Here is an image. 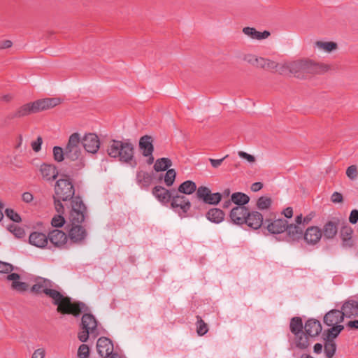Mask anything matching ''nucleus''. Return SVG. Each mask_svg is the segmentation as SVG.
Wrapping results in <instances>:
<instances>
[{"label": "nucleus", "mask_w": 358, "mask_h": 358, "mask_svg": "<svg viewBox=\"0 0 358 358\" xmlns=\"http://www.w3.org/2000/svg\"><path fill=\"white\" fill-rule=\"evenodd\" d=\"M36 283L31 286L30 292L35 294H45L52 299V303L57 306V311L61 315H71L78 317L82 313L81 322L79 324L81 331L78 332V338L83 342L88 341L90 334H94L98 326V321L90 312V308L83 301H73L71 297L64 295L62 292L51 289V280L42 277L36 278Z\"/></svg>", "instance_id": "obj_1"}, {"label": "nucleus", "mask_w": 358, "mask_h": 358, "mask_svg": "<svg viewBox=\"0 0 358 358\" xmlns=\"http://www.w3.org/2000/svg\"><path fill=\"white\" fill-rule=\"evenodd\" d=\"M55 194L53 195L55 208L57 212L63 213L64 211V206L63 201H69V204L66 203L67 208L71 210L73 207L78 209L75 203L76 202L84 203L80 195H75V187L71 178L68 177L60 173V178L57 180L55 185Z\"/></svg>", "instance_id": "obj_2"}, {"label": "nucleus", "mask_w": 358, "mask_h": 358, "mask_svg": "<svg viewBox=\"0 0 358 358\" xmlns=\"http://www.w3.org/2000/svg\"><path fill=\"white\" fill-rule=\"evenodd\" d=\"M76 206L78 207L69 210V223L65 227L67 231L68 238L72 243H80L87 236V231L82 224L88 217L87 208L85 203L76 202Z\"/></svg>", "instance_id": "obj_3"}, {"label": "nucleus", "mask_w": 358, "mask_h": 358, "mask_svg": "<svg viewBox=\"0 0 358 358\" xmlns=\"http://www.w3.org/2000/svg\"><path fill=\"white\" fill-rule=\"evenodd\" d=\"M108 155L119 162L134 168L138 162L135 157V147L129 139L120 141L111 139L106 149Z\"/></svg>", "instance_id": "obj_4"}, {"label": "nucleus", "mask_w": 358, "mask_h": 358, "mask_svg": "<svg viewBox=\"0 0 358 358\" xmlns=\"http://www.w3.org/2000/svg\"><path fill=\"white\" fill-rule=\"evenodd\" d=\"M288 68L289 73L301 80L306 79L310 75L323 74L331 69L329 64L317 62L310 59L290 62Z\"/></svg>", "instance_id": "obj_5"}, {"label": "nucleus", "mask_w": 358, "mask_h": 358, "mask_svg": "<svg viewBox=\"0 0 358 358\" xmlns=\"http://www.w3.org/2000/svg\"><path fill=\"white\" fill-rule=\"evenodd\" d=\"M60 103V99L55 97L45 98L27 103L19 107L15 111L8 113L5 118V122L52 108Z\"/></svg>", "instance_id": "obj_6"}, {"label": "nucleus", "mask_w": 358, "mask_h": 358, "mask_svg": "<svg viewBox=\"0 0 358 358\" xmlns=\"http://www.w3.org/2000/svg\"><path fill=\"white\" fill-rule=\"evenodd\" d=\"M289 330L294 336V343L296 348L306 350L309 347L310 343H307L305 338L304 325L301 317H294L290 320Z\"/></svg>", "instance_id": "obj_7"}, {"label": "nucleus", "mask_w": 358, "mask_h": 358, "mask_svg": "<svg viewBox=\"0 0 358 358\" xmlns=\"http://www.w3.org/2000/svg\"><path fill=\"white\" fill-rule=\"evenodd\" d=\"M287 222L285 218H277L275 213H270L268 217L264 220L263 229H266L270 234H281L286 230Z\"/></svg>", "instance_id": "obj_8"}, {"label": "nucleus", "mask_w": 358, "mask_h": 358, "mask_svg": "<svg viewBox=\"0 0 358 358\" xmlns=\"http://www.w3.org/2000/svg\"><path fill=\"white\" fill-rule=\"evenodd\" d=\"M81 138L78 132L72 134L69 138L66 145L65 146L66 160H75L78 158H84L81 157Z\"/></svg>", "instance_id": "obj_9"}, {"label": "nucleus", "mask_w": 358, "mask_h": 358, "mask_svg": "<svg viewBox=\"0 0 358 358\" xmlns=\"http://www.w3.org/2000/svg\"><path fill=\"white\" fill-rule=\"evenodd\" d=\"M343 218L331 217L323 225L321 232L324 240H333L336 238L339 227H341Z\"/></svg>", "instance_id": "obj_10"}, {"label": "nucleus", "mask_w": 358, "mask_h": 358, "mask_svg": "<svg viewBox=\"0 0 358 358\" xmlns=\"http://www.w3.org/2000/svg\"><path fill=\"white\" fill-rule=\"evenodd\" d=\"M353 235V229L349 225L347 221L343 219L339 230V238L343 248H351L355 245V240Z\"/></svg>", "instance_id": "obj_11"}, {"label": "nucleus", "mask_w": 358, "mask_h": 358, "mask_svg": "<svg viewBox=\"0 0 358 358\" xmlns=\"http://www.w3.org/2000/svg\"><path fill=\"white\" fill-rule=\"evenodd\" d=\"M85 166V161L84 158H78L75 160H67L64 163V166L61 168L60 173L67 175L68 177L72 178L77 176L79 171Z\"/></svg>", "instance_id": "obj_12"}, {"label": "nucleus", "mask_w": 358, "mask_h": 358, "mask_svg": "<svg viewBox=\"0 0 358 358\" xmlns=\"http://www.w3.org/2000/svg\"><path fill=\"white\" fill-rule=\"evenodd\" d=\"M170 206L175 211H178L180 217H186L187 213L191 208L192 203L185 196L176 194L173 196Z\"/></svg>", "instance_id": "obj_13"}, {"label": "nucleus", "mask_w": 358, "mask_h": 358, "mask_svg": "<svg viewBox=\"0 0 358 358\" xmlns=\"http://www.w3.org/2000/svg\"><path fill=\"white\" fill-rule=\"evenodd\" d=\"M80 143L85 150L91 154L97 153L101 146L100 139L95 133L85 134Z\"/></svg>", "instance_id": "obj_14"}, {"label": "nucleus", "mask_w": 358, "mask_h": 358, "mask_svg": "<svg viewBox=\"0 0 358 358\" xmlns=\"http://www.w3.org/2000/svg\"><path fill=\"white\" fill-rule=\"evenodd\" d=\"M304 229V227L287 222V227L285 231V237L283 240L291 243L300 242L303 240Z\"/></svg>", "instance_id": "obj_15"}, {"label": "nucleus", "mask_w": 358, "mask_h": 358, "mask_svg": "<svg viewBox=\"0 0 358 358\" xmlns=\"http://www.w3.org/2000/svg\"><path fill=\"white\" fill-rule=\"evenodd\" d=\"M305 338H306L307 343H310L312 338L318 336L322 331V327L320 322L315 318H310L306 321L304 324Z\"/></svg>", "instance_id": "obj_16"}, {"label": "nucleus", "mask_w": 358, "mask_h": 358, "mask_svg": "<svg viewBox=\"0 0 358 358\" xmlns=\"http://www.w3.org/2000/svg\"><path fill=\"white\" fill-rule=\"evenodd\" d=\"M175 189H167L163 186L156 185L152 189V194L155 198L163 205L166 206L173 199V195L172 192H175Z\"/></svg>", "instance_id": "obj_17"}, {"label": "nucleus", "mask_w": 358, "mask_h": 358, "mask_svg": "<svg viewBox=\"0 0 358 358\" xmlns=\"http://www.w3.org/2000/svg\"><path fill=\"white\" fill-rule=\"evenodd\" d=\"M303 240L306 244L315 245L320 242L323 237L321 229L317 226H310L304 229Z\"/></svg>", "instance_id": "obj_18"}, {"label": "nucleus", "mask_w": 358, "mask_h": 358, "mask_svg": "<svg viewBox=\"0 0 358 358\" xmlns=\"http://www.w3.org/2000/svg\"><path fill=\"white\" fill-rule=\"evenodd\" d=\"M245 220L244 224L254 230L259 229L262 227H264V220L263 215L258 211L250 210L248 209Z\"/></svg>", "instance_id": "obj_19"}, {"label": "nucleus", "mask_w": 358, "mask_h": 358, "mask_svg": "<svg viewBox=\"0 0 358 358\" xmlns=\"http://www.w3.org/2000/svg\"><path fill=\"white\" fill-rule=\"evenodd\" d=\"M248 209L247 206H235L232 208L229 213L230 222L238 226L244 224Z\"/></svg>", "instance_id": "obj_20"}, {"label": "nucleus", "mask_w": 358, "mask_h": 358, "mask_svg": "<svg viewBox=\"0 0 358 358\" xmlns=\"http://www.w3.org/2000/svg\"><path fill=\"white\" fill-rule=\"evenodd\" d=\"M48 241L55 248H62L68 241V235L60 229H54L48 233Z\"/></svg>", "instance_id": "obj_21"}, {"label": "nucleus", "mask_w": 358, "mask_h": 358, "mask_svg": "<svg viewBox=\"0 0 358 358\" xmlns=\"http://www.w3.org/2000/svg\"><path fill=\"white\" fill-rule=\"evenodd\" d=\"M96 350L100 357L107 358L113 350V343L108 337L101 336L97 340Z\"/></svg>", "instance_id": "obj_22"}, {"label": "nucleus", "mask_w": 358, "mask_h": 358, "mask_svg": "<svg viewBox=\"0 0 358 358\" xmlns=\"http://www.w3.org/2000/svg\"><path fill=\"white\" fill-rule=\"evenodd\" d=\"M43 179L48 181H53L57 178L60 176V171H59L57 167L53 164L43 163L39 169Z\"/></svg>", "instance_id": "obj_23"}, {"label": "nucleus", "mask_w": 358, "mask_h": 358, "mask_svg": "<svg viewBox=\"0 0 358 358\" xmlns=\"http://www.w3.org/2000/svg\"><path fill=\"white\" fill-rule=\"evenodd\" d=\"M29 243L39 248H45L48 243V236L42 232L33 231L29 236Z\"/></svg>", "instance_id": "obj_24"}, {"label": "nucleus", "mask_w": 358, "mask_h": 358, "mask_svg": "<svg viewBox=\"0 0 358 358\" xmlns=\"http://www.w3.org/2000/svg\"><path fill=\"white\" fill-rule=\"evenodd\" d=\"M138 149L141 155L151 154L154 152V138L150 135H144L139 138Z\"/></svg>", "instance_id": "obj_25"}, {"label": "nucleus", "mask_w": 358, "mask_h": 358, "mask_svg": "<svg viewBox=\"0 0 358 358\" xmlns=\"http://www.w3.org/2000/svg\"><path fill=\"white\" fill-rule=\"evenodd\" d=\"M343 320L342 311L337 309H332L327 312L323 319L324 323L329 327H331L333 324H340L343 322Z\"/></svg>", "instance_id": "obj_26"}, {"label": "nucleus", "mask_w": 358, "mask_h": 358, "mask_svg": "<svg viewBox=\"0 0 358 358\" xmlns=\"http://www.w3.org/2000/svg\"><path fill=\"white\" fill-rule=\"evenodd\" d=\"M343 319L345 317H351L352 316H358V302L355 300H348L345 301L342 307L341 310Z\"/></svg>", "instance_id": "obj_27"}, {"label": "nucleus", "mask_w": 358, "mask_h": 358, "mask_svg": "<svg viewBox=\"0 0 358 358\" xmlns=\"http://www.w3.org/2000/svg\"><path fill=\"white\" fill-rule=\"evenodd\" d=\"M206 217L213 223L220 224L224 221L225 213L220 208H212L206 212Z\"/></svg>", "instance_id": "obj_28"}, {"label": "nucleus", "mask_w": 358, "mask_h": 358, "mask_svg": "<svg viewBox=\"0 0 358 358\" xmlns=\"http://www.w3.org/2000/svg\"><path fill=\"white\" fill-rule=\"evenodd\" d=\"M243 32L251 37L252 39L263 40L267 38L270 35V31L265 30L262 32L257 31L254 27H246L243 29Z\"/></svg>", "instance_id": "obj_29"}, {"label": "nucleus", "mask_w": 358, "mask_h": 358, "mask_svg": "<svg viewBox=\"0 0 358 358\" xmlns=\"http://www.w3.org/2000/svg\"><path fill=\"white\" fill-rule=\"evenodd\" d=\"M152 181V176L148 172L138 171L136 172V182L142 187L148 189Z\"/></svg>", "instance_id": "obj_30"}, {"label": "nucleus", "mask_w": 358, "mask_h": 358, "mask_svg": "<svg viewBox=\"0 0 358 358\" xmlns=\"http://www.w3.org/2000/svg\"><path fill=\"white\" fill-rule=\"evenodd\" d=\"M197 187L196 183L190 180L182 182L178 187V192L183 194H192L196 192Z\"/></svg>", "instance_id": "obj_31"}, {"label": "nucleus", "mask_w": 358, "mask_h": 358, "mask_svg": "<svg viewBox=\"0 0 358 358\" xmlns=\"http://www.w3.org/2000/svg\"><path fill=\"white\" fill-rule=\"evenodd\" d=\"M232 202L236 206H245L250 202V196L243 192H234L231 195Z\"/></svg>", "instance_id": "obj_32"}, {"label": "nucleus", "mask_w": 358, "mask_h": 358, "mask_svg": "<svg viewBox=\"0 0 358 358\" xmlns=\"http://www.w3.org/2000/svg\"><path fill=\"white\" fill-rule=\"evenodd\" d=\"M172 166V161L167 157H162L157 159L153 166V169L156 172H162L170 169Z\"/></svg>", "instance_id": "obj_33"}, {"label": "nucleus", "mask_w": 358, "mask_h": 358, "mask_svg": "<svg viewBox=\"0 0 358 358\" xmlns=\"http://www.w3.org/2000/svg\"><path fill=\"white\" fill-rule=\"evenodd\" d=\"M337 350L336 342L324 341V352L327 358H333Z\"/></svg>", "instance_id": "obj_34"}, {"label": "nucleus", "mask_w": 358, "mask_h": 358, "mask_svg": "<svg viewBox=\"0 0 358 358\" xmlns=\"http://www.w3.org/2000/svg\"><path fill=\"white\" fill-rule=\"evenodd\" d=\"M272 204L271 198L266 196H260L257 201V208L260 210L268 209Z\"/></svg>", "instance_id": "obj_35"}, {"label": "nucleus", "mask_w": 358, "mask_h": 358, "mask_svg": "<svg viewBox=\"0 0 358 358\" xmlns=\"http://www.w3.org/2000/svg\"><path fill=\"white\" fill-rule=\"evenodd\" d=\"M66 151L65 148H63L60 146H54L52 149L53 159L57 162H62L66 157Z\"/></svg>", "instance_id": "obj_36"}, {"label": "nucleus", "mask_w": 358, "mask_h": 358, "mask_svg": "<svg viewBox=\"0 0 358 358\" xmlns=\"http://www.w3.org/2000/svg\"><path fill=\"white\" fill-rule=\"evenodd\" d=\"M210 192L211 191L208 187L206 186H200L199 188H197L196 192V196L199 200L205 203Z\"/></svg>", "instance_id": "obj_37"}, {"label": "nucleus", "mask_w": 358, "mask_h": 358, "mask_svg": "<svg viewBox=\"0 0 358 358\" xmlns=\"http://www.w3.org/2000/svg\"><path fill=\"white\" fill-rule=\"evenodd\" d=\"M338 336L336 330L331 327V328L327 329L322 332V338L324 341L335 342Z\"/></svg>", "instance_id": "obj_38"}, {"label": "nucleus", "mask_w": 358, "mask_h": 358, "mask_svg": "<svg viewBox=\"0 0 358 358\" xmlns=\"http://www.w3.org/2000/svg\"><path fill=\"white\" fill-rule=\"evenodd\" d=\"M59 214L58 215H55L52 218V220H51V225L59 229V228H62L64 227V225L66 223V220L64 218V217L63 216V215L65 213V210L63 212V213H61V212H57Z\"/></svg>", "instance_id": "obj_39"}, {"label": "nucleus", "mask_w": 358, "mask_h": 358, "mask_svg": "<svg viewBox=\"0 0 358 358\" xmlns=\"http://www.w3.org/2000/svg\"><path fill=\"white\" fill-rule=\"evenodd\" d=\"M316 45L321 49H323L327 52H331L338 48V45L336 42L334 41H317Z\"/></svg>", "instance_id": "obj_40"}, {"label": "nucleus", "mask_w": 358, "mask_h": 358, "mask_svg": "<svg viewBox=\"0 0 358 358\" xmlns=\"http://www.w3.org/2000/svg\"><path fill=\"white\" fill-rule=\"evenodd\" d=\"M176 171L173 169H168L164 175V183L167 187H171L176 178Z\"/></svg>", "instance_id": "obj_41"}, {"label": "nucleus", "mask_w": 358, "mask_h": 358, "mask_svg": "<svg viewBox=\"0 0 358 358\" xmlns=\"http://www.w3.org/2000/svg\"><path fill=\"white\" fill-rule=\"evenodd\" d=\"M7 229L17 238H23L25 236V231L22 227H18L14 224H10Z\"/></svg>", "instance_id": "obj_42"}, {"label": "nucleus", "mask_w": 358, "mask_h": 358, "mask_svg": "<svg viewBox=\"0 0 358 358\" xmlns=\"http://www.w3.org/2000/svg\"><path fill=\"white\" fill-rule=\"evenodd\" d=\"M196 332L199 336H204L208 331V324L201 319L200 316H196Z\"/></svg>", "instance_id": "obj_43"}, {"label": "nucleus", "mask_w": 358, "mask_h": 358, "mask_svg": "<svg viewBox=\"0 0 358 358\" xmlns=\"http://www.w3.org/2000/svg\"><path fill=\"white\" fill-rule=\"evenodd\" d=\"M222 194L220 192L212 193L209 194V196L205 203V204L217 206L222 201Z\"/></svg>", "instance_id": "obj_44"}, {"label": "nucleus", "mask_w": 358, "mask_h": 358, "mask_svg": "<svg viewBox=\"0 0 358 358\" xmlns=\"http://www.w3.org/2000/svg\"><path fill=\"white\" fill-rule=\"evenodd\" d=\"M5 215L9 220L14 222L20 223L22 222V218L20 215L13 208H6Z\"/></svg>", "instance_id": "obj_45"}, {"label": "nucleus", "mask_w": 358, "mask_h": 358, "mask_svg": "<svg viewBox=\"0 0 358 358\" xmlns=\"http://www.w3.org/2000/svg\"><path fill=\"white\" fill-rule=\"evenodd\" d=\"M90 354V347L86 344H81L78 350V357L79 358H89Z\"/></svg>", "instance_id": "obj_46"}, {"label": "nucleus", "mask_w": 358, "mask_h": 358, "mask_svg": "<svg viewBox=\"0 0 358 358\" xmlns=\"http://www.w3.org/2000/svg\"><path fill=\"white\" fill-rule=\"evenodd\" d=\"M28 287H29V285L27 282H21L20 280H18L17 282H12V284H11V288L13 290H15V291H17L20 292H23L27 291L28 289Z\"/></svg>", "instance_id": "obj_47"}, {"label": "nucleus", "mask_w": 358, "mask_h": 358, "mask_svg": "<svg viewBox=\"0 0 358 358\" xmlns=\"http://www.w3.org/2000/svg\"><path fill=\"white\" fill-rule=\"evenodd\" d=\"M14 268V266L11 264L0 260V273L7 274L13 271Z\"/></svg>", "instance_id": "obj_48"}, {"label": "nucleus", "mask_w": 358, "mask_h": 358, "mask_svg": "<svg viewBox=\"0 0 358 358\" xmlns=\"http://www.w3.org/2000/svg\"><path fill=\"white\" fill-rule=\"evenodd\" d=\"M43 143V138L38 136L36 141L31 142V146L32 150L35 152H38L41 150V145Z\"/></svg>", "instance_id": "obj_49"}, {"label": "nucleus", "mask_w": 358, "mask_h": 358, "mask_svg": "<svg viewBox=\"0 0 358 358\" xmlns=\"http://www.w3.org/2000/svg\"><path fill=\"white\" fill-rule=\"evenodd\" d=\"M346 175L351 180L355 179L357 175V166L355 165H351L349 167H348L346 170Z\"/></svg>", "instance_id": "obj_50"}, {"label": "nucleus", "mask_w": 358, "mask_h": 358, "mask_svg": "<svg viewBox=\"0 0 358 358\" xmlns=\"http://www.w3.org/2000/svg\"><path fill=\"white\" fill-rule=\"evenodd\" d=\"M238 155L241 158L247 160L250 163H254L256 161V158L254 155L248 154L244 151H239Z\"/></svg>", "instance_id": "obj_51"}, {"label": "nucleus", "mask_w": 358, "mask_h": 358, "mask_svg": "<svg viewBox=\"0 0 358 358\" xmlns=\"http://www.w3.org/2000/svg\"><path fill=\"white\" fill-rule=\"evenodd\" d=\"M331 201L335 203H340L343 201V194L340 192H335L331 196Z\"/></svg>", "instance_id": "obj_52"}, {"label": "nucleus", "mask_w": 358, "mask_h": 358, "mask_svg": "<svg viewBox=\"0 0 358 358\" xmlns=\"http://www.w3.org/2000/svg\"><path fill=\"white\" fill-rule=\"evenodd\" d=\"M6 279L8 281H11L12 282H17L21 279V275L17 273H13L12 271L9 273H7Z\"/></svg>", "instance_id": "obj_53"}, {"label": "nucleus", "mask_w": 358, "mask_h": 358, "mask_svg": "<svg viewBox=\"0 0 358 358\" xmlns=\"http://www.w3.org/2000/svg\"><path fill=\"white\" fill-rule=\"evenodd\" d=\"M348 219L350 223L352 224H356L358 222V210H352Z\"/></svg>", "instance_id": "obj_54"}, {"label": "nucleus", "mask_w": 358, "mask_h": 358, "mask_svg": "<svg viewBox=\"0 0 358 358\" xmlns=\"http://www.w3.org/2000/svg\"><path fill=\"white\" fill-rule=\"evenodd\" d=\"M228 155H227L226 156H224V157H222V159H212V158H210L209 159V161L210 162V164L211 166L213 167V168H217L219 167L222 162L228 157Z\"/></svg>", "instance_id": "obj_55"}, {"label": "nucleus", "mask_w": 358, "mask_h": 358, "mask_svg": "<svg viewBox=\"0 0 358 358\" xmlns=\"http://www.w3.org/2000/svg\"><path fill=\"white\" fill-rule=\"evenodd\" d=\"M264 69H275L278 67V64L274 61L266 59Z\"/></svg>", "instance_id": "obj_56"}, {"label": "nucleus", "mask_w": 358, "mask_h": 358, "mask_svg": "<svg viewBox=\"0 0 358 358\" xmlns=\"http://www.w3.org/2000/svg\"><path fill=\"white\" fill-rule=\"evenodd\" d=\"M303 219H304V217L301 213L295 217L294 222H293L292 224L304 227V220Z\"/></svg>", "instance_id": "obj_57"}, {"label": "nucleus", "mask_w": 358, "mask_h": 358, "mask_svg": "<svg viewBox=\"0 0 358 358\" xmlns=\"http://www.w3.org/2000/svg\"><path fill=\"white\" fill-rule=\"evenodd\" d=\"M45 354V352L44 349L38 348L34 352L31 358H44Z\"/></svg>", "instance_id": "obj_58"}, {"label": "nucleus", "mask_w": 358, "mask_h": 358, "mask_svg": "<svg viewBox=\"0 0 358 358\" xmlns=\"http://www.w3.org/2000/svg\"><path fill=\"white\" fill-rule=\"evenodd\" d=\"M282 215H283L287 219L292 218L293 217V208L289 206L287 207L282 210Z\"/></svg>", "instance_id": "obj_59"}, {"label": "nucleus", "mask_w": 358, "mask_h": 358, "mask_svg": "<svg viewBox=\"0 0 358 358\" xmlns=\"http://www.w3.org/2000/svg\"><path fill=\"white\" fill-rule=\"evenodd\" d=\"M263 183L261 182H254L252 185H251V190L254 192H257L258 191H259L260 189H262L263 188Z\"/></svg>", "instance_id": "obj_60"}, {"label": "nucleus", "mask_w": 358, "mask_h": 358, "mask_svg": "<svg viewBox=\"0 0 358 358\" xmlns=\"http://www.w3.org/2000/svg\"><path fill=\"white\" fill-rule=\"evenodd\" d=\"M13 42L10 40H3L0 42V49H6L12 47Z\"/></svg>", "instance_id": "obj_61"}, {"label": "nucleus", "mask_w": 358, "mask_h": 358, "mask_svg": "<svg viewBox=\"0 0 358 358\" xmlns=\"http://www.w3.org/2000/svg\"><path fill=\"white\" fill-rule=\"evenodd\" d=\"M266 59H264L263 57H257L255 64L254 66L258 67V68H262L264 69Z\"/></svg>", "instance_id": "obj_62"}, {"label": "nucleus", "mask_w": 358, "mask_h": 358, "mask_svg": "<svg viewBox=\"0 0 358 358\" xmlns=\"http://www.w3.org/2000/svg\"><path fill=\"white\" fill-rule=\"evenodd\" d=\"M346 326L350 329H358V320L348 322Z\"/></svg>", "instance_id": "obj_63"}, {"label": "nucleus", "mask_w": 358, "mask_h": 358, "mask_svg": "<svg viewBox=\"0 0 358 358\" xmlns=\"http://www.w3.org/2000/svg\"><path fill=\"white\" fill-rule=\"evenodd\" d=\"M22 199L26 203H29L33 200V195L29 192H24L22 195Z\"/></svg>", "instance_id": "obj_64"}]
</instances>
